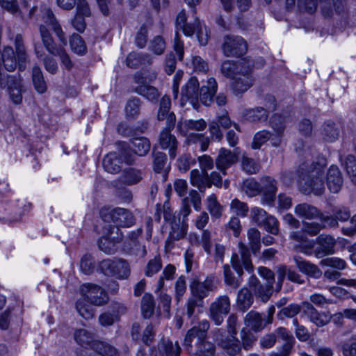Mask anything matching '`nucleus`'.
Segmentation results:
<instances>
[{
    "label": "nucleus",
    "instance_id": "nucleus-1",
    "mask_svg": "<svg viewBox=\"0 0 356 356\" xmlns=\"http://www.w3.org/2000/svg\"><path fill=\"white\" fill-rule=\"evenodd\" d=\"M296 151H302L305 161L300 164L296 174L300 191L305 195H322L325 191L324 171L327 165L325 157L317 156L314 159L315 149L305 148L302 140L295 144Z\"/></svg>",
    "mask_w": 356,
    "mask_h": 356
},
{
    "label": "nucleus",
    "instance_id": "nucleus-2",
    "mask_svg": "<svg viewBox=\"0 0 356 356\" xmlns=\"http://www.w3.org/2000/svg\"><path fill=\"white\" fill-rule=\"evenodd\" d=\"M218 83L214 78H209L207 84L199 88V81L197 78H191L184 88L181 90V96L192 103L200 100L203 104L210 106L216 93Z\"/></svg>",
    "mask_w": 356,
    "mask_h": 356
},
{
    "label": "nucleus",
    "instance_id": "nucleus-3",
    "mask_svg": "<svg viewBox=\"0 0 356 356\" xmlns=\"http://www.w3.org/2000/svg\"><path fill=\"white\" fill-rule=\"evenodd\" d=\"M82 298L76 302L77 312H88V305L102 306L106 304L109 300L105 290L101 286L87 283L81 286L80 289Z\"/></svg>",
    "mask_w": 356,
    "mask_h": 356
},
{
    "label": "nucleus",
    "instance_id": "nucleus-4",
    "mask_svg": "<svg viewBox=\"0 0 356 356\" xmlns=\"http://www.w3.org/2000/svg\"><path fill=\"white\" fill-rule=\"evenodd\" d=\"M39 32L44 48L47 51L54 56H58L61 63L67 70L73 67V63L70 56L62 45L56 44L49 31L42 24L39 26Z\"/></svg>",
    "mask_w": 356,
    "mask_h": 356
},
{
    "label": "nucleus",
    "instance_id": "nucleus-5",
    "mask_svg": "<svg viewBox=\"0 0 356 356\" xmlns=\"http://www.w3.org/2000/svg\"><path fill=\"white\" fill-rule=\"evenodd\" d=\"M252 67V62L248 61L243 70H240L231 79L230 87L235 95L245 92L253 85Z\"/></svg>",
    "mask_w": 356,
    "mask_h": 356
},
{
    "label": "nucleus",
    "instance_id": "nucleus-6",
    "mask_svg": "<svg viewBox=\"0 0 356 356\" xmlns=\"http://www.w3.org/2000/svg\"><path fill=\"white\" fill-rule=\"evenodd\" d=\"M102 220L108 223H113L115 227H127L135 222L132 213L127 209L115 208L110 211L101 212Z\"/></svg>",
    "mask_w": 356,
    "mask_h": 356
},
{
    "label": "nucleus",
    "instance_id": "nucleus-7",
    "mask_svg": "<svg viewBox=\"0 0 356 356\" xmlns=\"http://www.w3.org/2000/svg\"><path fill=\"white\" fill-rule=\"evenodd\" d=\"M0 87L8 88V92L13 102L19 104L22 101V85L20 79L10 76L0 72Z\"/></svg>",
    "mask_w": 356,
    "mask_h": 356
},
{
    "label": "nucleus",
    "instance_id": "nucleus-8",
    "mask_svg": "<svg viewBox=\"0 0 356 356\" xmlns=\"http://www.w3.org/2000/svg\"><path fill=\"white\" fill-rule=\"evenodd\" d=\"M122 159L129 165L134 162V156L124 149L121 152V157H119L116 152H110L106 154L103 159V167L108 173L117 174L121 170Z\"/></svg>",
    "mask_w": 356,
    "mask_h": 356
},
{
    "label": "nucleus",
    "instance_id": "nucleus-9",
    "mask_svg": "<svg viewBox=\"0 0 356 356\" xmlns=\"http://www.w3.org/2000/svg\"><path fill=\"white\" fill-rule=\"evenodd\" d=\"M222 49L225 56H241L248 49V45L241 36L226 35L224 38Z\"/></svg>",
    "mask_w": 356,
    "mask_h": 356
},
{
    "label": "nucleus",
    "instance_id": "nucleus-10",
    "mask_svg": "<svg viewBox=\"0 0 356 356\" xmlns=\"http://www.w3.org/2000/svg\"><path fill=\"white\" fill-rule=\"evenodd\" d=\"M266 108L264 107H256L254 108L246 109L243 112L244 120L250 122H265L268 117L269 111H273L275 109V99L273 96L268 95L266 97Z\"/></svg>",
    "mask_w": 356,
    "mask_h": 356
},
{
    "label": "nucleus",
    "instance_id": "nucleus-11",
    "mask_svg": "<svg viewBox=\"0 0 356 356\" xmlns=\"http://www.w3.org/2000/svg\"><path fill=\"white\" fill-rule=\"evenodd\" d=\"M231 263L232 267L236 270L239 277H236L234 275V273L232 272L228 265H224L223 274L225 282L227 286H230L234 289H236L238 287H239L241 284L242 280L241 277L243 273V270L241 264V260L239 259L238 255L237 254H233L231 259Z\"/></svg>",
    "mask_w": 356,
    "mask_h": 356
},
{
    "label": "nucleus",
    "instance_id": "nucleus-12",
    "mask_svg": "<svg viewBox=\"0 0 356 356\" xmlns=\"http://www.w3.org/2000/svg\"><path fill=\"white\" fill-rule=\"evenodd\" d=\"M277 181L269 176L264 177L260 180L261 203L264 205L273 207L275 200L277 187Z\"/></svg>",
    "mask_w": 356,
    "mask_h": 356
},
{
    "label": "nucleus",
    "instance_id": "nucleus-13",
    "mask_svg": "<svg viewBox=\"0 0 356 356\" xmlns=\"http://www.w3.org/2000/svg\"><path fill=\"white\" fill-rule=\"evenodd\" d=\"M216 288L215 277L211 275L207 277L203 282L195 279L190 284L191 295L203 299L208 296L209 292L215 291Z\"/></svg>",
    "mask_w": 356,
    "mask_h": 356
},
{
    "label": "nucleus",
    "instance_id": "nucleus-14",
    "mask_svg": "<svg viewBox=\"0 0 356 356\" xmlns=\"http://www.w3.org/2000/svg\"><path fill=\"white\" fill-rule=\"evenodd\" d=\"M316 243L318 245L314 250L316 257L320 259L334 253L336 241L332 236L321 234L316 238Z\"/></svg>",
    "mask_w": 356,
    "mask_h": 356
},
{
    "label": "nucleus",
    "instance_id": "nucleus-15",
    "mask_svg": "<svg viewBox=\"0 0 356 356\" xmlns=\"http://www.w3.org/2000/svg\"><path fill=\"white\" fill-rule=\"evenodd\" d=\"M192 204L195 210L200 211L202 209V200L199 193L194 189L190 191L188 196L181 200V207L179 215L183 217V222L191 213L190 204Z\"/></svg>",
    "mask_w": 356,
    "mask_h": 356
},
{
    "label": "nucleus",
    "instance_id": "nucleus-16",
    "mask_svg": "<svg viewBox=\"0 0 356 356\" xmlns=\"http://www.w3.org/2000/svg\"><path fill=\"white\" fill-rule=\"evenodd\" d=\"M93 350L81 349L77 353L78 356H119L117 350L109 344L102 341L95 342Z\"/></svg>",
    "mask_w": 356,
    "mask_h": 356
},
{
    "label": "nucleus",
    "instance_id": "nucleus-17",
    "mask_svg": "<svg viewBox=\"0 0 356 356\" xmlns=\"http://www.w3.org/2000/svg\"><path fill=\"white\" fill-rule=\"evenodd\" d=\"M159 144L161 149L168 151L170 159H174L176 157L179 143L171 134V131L168 129H162L159 136Z\"/></svg>",
    "mask_w": 356,
    "mask_h": 356
},
{
    "label": "nucleus",
    "instance_id": "nucleus-18",
    "mask_svg": "<svg viewBox=\"0 0 356 356\" xmlns=\"http://www.w3.org/2000/svg\"><path fill=\"white\" fill-rule=\"evenodd\" d=\"M290 237L297 242L293 248L296 251L308 256L314 254L316 241L309 239L305 234L298 232H293Z\"/></svg>",
    "mask_w": 356,
    "mask_h": 356
},
{
    "label": "nucleus",
    "instance_id": "nucleus-19",
    "mask_svg": "<svg viewBox=\"0 0 356 356\" xmlns=\"http://www.w3.org/2000/svg\"><path fill=\"white\" fill-rule=\"evenodd\" d=\"M248 284L254 295L260 298L263 302H267L273 294V286L266 283L261 284L254 275L250 277Z\"/></svg>",
    "mask_w": 356,
    "mask_h": 356
},
{
    "label": "nucleus",
    "instance_id": "nucleus-20",
    "mask_svg": "<svg viewBox=\"0 0 356 356\" xmlns=\"http://www.w3.org/2000/svg\"><path fill=\"white\" fill-rule=\"evenodd\" d=\"M327 186L329 190L334 193L340 191L343 186V177L339 168L337 165H331L327 172Z\"/></svg>",
    "mask_w": 356,
    "mask_h": 356
},
{
    "label": "nucleus",
    "instance_id": "nucleus-21",
    "mask_svg": "<svg viewBox=\"0 0 356 356\" xmlns=\"http://www.w3.org/2000/svg\"><path fill=\"white\" fill-rule=\"evenodd\" d=\"M134 81L138 84L135 89L138 94L151 102L157 100L160 93L156 88L145 84L143 77H141L139 74L134 76Z\"/></svg>",
    "mask_w": 356,
    "mask_h": 356
},
{
    "label": "nucleus",
    "instance_id": "nucleus-22",
    "mask_svg": "<svg viewBox=\"0 0 356 356\" xmlns=\"http://www.w3.org/2000/svg\"><path fill=\"white\" fill-rule=\"evenodd\" d=\"M236 161L237 156L235 154L229 149L221 148L216 159V166L223 175H226L227 168L235 163Z\"/></svg>",
    "mask_w": 356,
    "mask_h": 356
},
{
    "label": "nucleus",
    "instance_id": "nucleus-23",
    "mask_svg": "<svg viewBox=\"0 0 356 356\" xmlns=\"http://www.w3.org/2000/svg\"><path fill=\"white\" fill-rule=\"evenodd\" d=\"M296 215L304 220L319 219L322 216V212L314 205L308 203H300L294 208Z\"/></svg>",
    "mask_w": 356,
    "mask_h": 356
},
{
    "label": "nucleus",
    "instance_id": "nucleus-24",
    "mask_svg": "<svg viewBox=\"0 0 356 356\" xmlns=\"http://www.w3.org/2000/svg\"><path fill=\"white\" fill-rule=\"evenodd\" d=\"M293 261L296 267L301 273L314 278L321 277L322 272L316 265L305 260L300 256H294Z\"/></svg>",
    "mask_w": 356,
    "mask_h": 356
},
{
    "label": "nucleus",
    "instance_id": "nucleus-25",
    "mask_svg": "<svg viewBox=\"0 0 356 356\" xmlns=\"http://www.w3.org/2000/svg\"><path fill=\"white\" fill-rule=\"evenodd\" d=\"M190 182L193 186L197 188L200 193H204L206 188H211L209 173L200 172L197 169L191 171Z\"/></svg>",
    "mask_w": 356,
    "mask_h": 356
},
{
    "label": "nucleus",
    "instance_id": "nucleus-26",
    "mask_svg": "<svg viewBox=\"0 0 356 356\" xmlns=\"http://www.w3.org/2000/svg\"><path fill=\"white\" fill-rule=\"evenodd\" d=\"M207 122L203 119L186 120L184 122H179L177 129L181 135L186 136L190 131H200L205 129Z\"/></svg>",
    "mask_w": 356,
    "mask_h": 356
},
{
    "label": "nucleus",
    "instance_id": "nucleus-27",
    "mask_svg": "<svg viewBox=\"0 0 356 356\" xmlns=\"http://www.w3.org/2000/svg\"><path fill=\"white\" fill-rule=\"evenodd\" d=\"M43 19L44 22L49 26H50L52 30L55 32L56 35L58 36L60 42L65 45L66 44V39L65 37V33L62 30L60 25L58 24L57 20L56 19L53 12L49 9H44L43 10Z\"/></svg>",
    "mask_w": 356,
    "mask_h": 356
},
{
    "label": "nucleus",
    "instance_id": "nucleus-28",
    "mask_svg": "<svg viewBox=\"0 0 356 356\" xmlns=\"http://www.w3.org/2000/svg\"><path fill=\"white\" fill-rule=\"evenodd\" d=\"M158 350L161 355L164 356H179L181 348L178 342L173 343L168 339L162 338L158 343Z\"/></svg>",
    "mask_w": 356,
    "mask_h": 356
},
{
    "label": "nucleus",
    "instance_id": "nucleus-29",
    "mask_svg": "<svg viewBox=\"0 0 356 356\" xmlns=\"http://www.w3.org/2000/svg\"><path fill=\"white\" fill-rule=\"evenodd\" d=\"M15 46L18 60V67L20 71H23L26 67V64L29 62L28 54L26 51L23 43L22 35L17 34L15 38Z\"/></svg>",
    "mask_w": 356,
    "mask_h": 356
},
{
    "label": "nucleus",
    "instance_id": "nucleus-30",
    "mask_svg": "<svg viewBox=\"0 0 356 356\" xmlns=\"http://www.w3.org/2000/svg\"><path fill=\"white\" fill-rule=\"evenodd\" d=\"M75 341L83 347V349L93 350V345L99 341L95 340L94 334L85 329H79L74 332Z\"/></svg>",
    "mask_w": 356,
    "mask_h": 356
},
{
    "label": "nucleus",
    "instance_id": "nucleus-31",
    "mask_svg": "<svg viewBox=\"0 0 356 356\" xmlns=\"http://www.w3.org/2000/svg\"><path fill=\"white\" fill-rule=\"evenodd\" d=\"M143 179L141 170L133 168L125 169L119 177V180L125 185H134L140 182Z\"/></svg>",
    "mask_w": 356,
    "mask_h": 356
},
{
    "label": "nucleus",
    "instance_id": "nucleus-32",
    "mask_svg": "<svg viewBox=\"0 0 356 356\" xmlns=\"http://www.w3.org/2000/svg\"><path fill=\"white\" fill-rule=\"evenodd\" d=\"M131 143L133 152L140 156H145L150 150L151 143L146 137L134 138Z\"/></svg>",
    "mask_w": 356,
    "mask_h": 356
},
{
    "label": "nucleus",
    "instance_id": "nucleus-33",
    "mask_svg": "<svg viewBox=\"0 0 356 356\" xmlns=\"http://www.w3.org/2000/svg\"><path fill=\"white\" fill-rule=\"evenodd\" d=\"M249 60H243L238 63H235L230 60H225L221 65L222 74L229 78L232 79L240 70H243Z\"/></svg>",
    "mask_w": 356,
    "mask_h": 356
},
{
    "label": "nucleus",
    "instance_id": "nucleus-34",
    "mask_svg": "<svg viewBox=\"0 0 356 356\" xmlns=\"http://www.w3.org/2000/svg\"><path fill=\"white\" fill-rule=\"evenodd\" d=\"M270 322L269 319L266 322L260 313H248L245 317V325L254 331L261 330L266 323Z\"/></svg>",
    "mask_w": 356,
    "mask_h": 356
},
{
    "label": "nucleus",
    "instance_id": "nucleus-35",
    "mask_svg": "<svg viewBox=\"0 0 356 356\" xmlns=\"http://www.w3.org/2000/svg\"><path fill=\"white\" fill-rule=\"evenodd\" d=\"M270 1V0H266ZM296 0H286L287 8L294 7ZM297 4L300 10H304L309 13H313L316 10L318 0H297Z\"/></svg>",
    "mask_w": 356,
    "mask_h": 356
},
{
    "label": "nucleus",
    "instance_id": "nucleus-36",
    "mask_svg": "<svg viewBox=\"0 0 356 356\" xmlns=\"http://www.w3.org/2000/svg\"><path fill=\"white\" fill-rule=\"evenodd\" d=\"M270 124L277 134L275 138L270 137V143L273 146L278 147L281 143V134L284 131L285 127L281 117L277 115L272 117Z\"/></svg>",
    "mask_w": 356,
    "mask_h": 356
},
{
    "label": "nucleus",
    "instance_id": "nucleus-37",
    "mask_svg": "<svg viewBox=\"0 0 356 356\" xmlns=\"http://www.w3.org/2000/svg\"><path fill=\"white\" fill-rule=\"evenodd\" d=\"M113 277L119 280L127 279L131 274V268L129 263L123 259L115 258V265Z\"/></svg>",
    "mask_w": 356,
    "mask_h": 356
},
{
    "label": "nucleus",
    "instance_id": "nucleus-38",
    "mask_svg": "<svg viewBox=\"0 0 356 356\" xmlns=\"http://www.w3.org/2000/svg\"><path fill=\"white\" fill-rule=\"evenodd\" d=\"M32 80L35 89L39 93H44L47 90V84L40 67L35 65L32 70Z\"/></svg>",
    "mask_w": 356,
    "mask_h": 356
},
{
    "label": "nucleus",
    "instance_id": "nucleus-39",
    "mask_svg": "<svg viewBox=\"0 0 356 356\" xmlns=\"http://www.w3.org/2000/svg\"><path fill=\"white\" fill-rule=\"evenodd\" d=\"M253 302V297L247 288L241 289L237 296V305L241 310H247Z\"/></svg>",
    "mask_w": 356,
    "mask_h": 356
},
{
    "label": "nucleus",
    "instance_id": "nucleus-40",
    "mask_svg": "<svg viewBox=\"0 0 356 356\" xmlns=\"http://www.w3.org/2000/svg\"><path fill=\"white\" fill-rule=\"evenodd\" d=\"M70 44L72 51L78 55H84L87 52L85 41L81 35L73 33L70 38Z\"/></svg>",
    "mask_w": 356,
    "mask_h": 356
},
{
    "label": "nucleus",
    "instance_id": "nucleus-41",
    "mask_svg": "<svg viewBox=\"0 0 356 356\" xmlns=\"http://www.w3.org/2000/svg\"><path fill=\"white\" fill-rule=\"evenodd\" d=\"M215 346L205 339L199 340L196 351L191 356H214Z\"/></svg>",
    "mask_w": 356,
    "mask_h": 356
},
{
    "label": "nucleus",
    "instance_id": "nucleus-42",
    "mask_svg": "<svg viewBox=\"0 0 356 356\" xmlns=\"http://www.w3.org/2000/svg\"><path fill=\"white\" fill-rule=\"evenodd\" d=\"M247 235L252 252L256 254L261 249L260 232L256 228H250L248 229Z\"/></svg>",
    "mask_w": 356,
    "mask_h": 356
},
{
    "label": "nucleus",
    "instance_id": "nucleus-43",
    "mask_svg": "<svg viewBox=\"0 0 356 356\" xmlns=\"http://www.w3.org/2000/svg\"><path fill=\"white\" fill-rule=\"evenodd\" d=\"M207 209L213 218H219L222 216V207L217 200L216 195L211 194L206 201Z\"/></svg>",
    "mask_w": 356,
    "mask_h": 356
},
{
    "label": "nucleus",
    "instance_id": "nucleus-44",
    "mask_svg": "<svg viewBox=\"0 0 356 356\" xmlns=\"http://www.w3.org/2000/svg\"><path fill=\"white\" fill-rule=\"evenodd\" d=\"M153 169L156 172H166L168 168L166 166V154L161 152H153Z\"/></svg>",
    "mask_w": 356,
    "mask_h": 356
},
{
    "label": "nucleus",
    "instance_id": "nucleus-45",
    "mask_svg": "<svg viewBox=\"0 0 356 356\" xmlns=\"http://www.w3.org/2000/svg\"><path fill=\"white\" fill-rule=\"evenodd\" d=\"M186 227L185 225H179L175 224L172 226V230L170 232L169 237L166 240V245L170 246L174 241H178L186 235Z\"/></svg>",
    "mask_w": 356,
    "mask_h": 356
},
{
    "label": "nucleus",
    "instance_id": "nucleus-46",
    "mask_svg": "<svg viewBox=\"0 0 356 356\" xmlns=\"http://www.w3.org/2000/svg\"><path fill=\"white\" fill-rule=\"evenodd\" d=\"M230 300L226 295L220 296L211 304L210 312H229Z\"/></svg>",
    "mask_w": 356,
    "mask_h": 356
},
{
    "label": "nucleus",
    "instance_id": "nucleus-47",
    "mask_svg": "<svg viewBox=\"0 0 356 356\" xmlns=\"http://www.w3.org/2000/svg\"><path fill=\"white\" fill-rule=\"evenodd\" d=\"M165 48V41L163 38L160 35H156L151 40L148 47L150 51L158 56L163 54Z\"/></svg>",
    "mask_w": 356,
    "mask_h": 356
},
{
    "label": "nucleus",
    "instance_id": "nucleus-48",
    "mask_svg": "<svg viewBox=\"0 0 356 356\" xmlns=\"http://www.w3.org/2000/svg\"><path fill=\"white\" fill-rule=\"evenodd\" d=\"M243 191L249 197H254L261 193L260 183L254 179H247L243 181Z\"/></svg>",
    "mask_w": 356,
    "mask_h": 356
},
{
    "label": "nucleus",
    "instance_id": "nucleus-49",
    "mask_svg": "<svg viewBox=\"0 0 356 356\" xmlns=\"http://www.w3.org/2000/svg\"><path fill=\"white\" fill-rule=\"evenodd\" d=\"M141 102L140 99L134 97L130 99L126 105L125 112L127 118H136L140 113Z\"/></svg>",
    "mask_w": 356,
    "mask_h": 356
},
{
    "label": "nucleus",
    "instance_id": "nucleus-50",
    "mask_svg": "<svg viewBox=\"0 0 356 356\" xmlns=\"http://www.w3.org/2000/svg\"><path fill=\"white\" fill-rule=\"evenodd\" d=\"M99 249L108 254H114L117 251V244L108 235L103 236L98 242Z\"/></svg>",
    "mask_w": 356,
    "mask_h": 356
},
{
    "label": "nucleus",
    "instance_id": "nucleus-51",
    "mask_svg": "<svg viewBox=\"0 0 356 356\" xmlns=\"http://www.w3.org/2000/svg\"><path fill=\"white\" fill-rule=\"evenodd\" d=\"M238 247L243 265L247 270H252L253 266L250 259V252L248 248L243 243H239Z\"/></svg>",
    "mask_w": 356,
    "mask_h": 356
},
{
    "label": "nucleus",
    "instance_id": "nucleus-52",
    "mask_svg": "<svg viewBox=\"0 0 356 356\" xmlns=\"http://www.w3.org/2000/svg\"><path fill=\"white\" fill-rule=\"evenodd\" d=\"M162 268V261L159 256L155 257L149 260L145 270V275L147 277H152L157 273Z\"/></svg>",
    "mask_w": 356,
    "mask_h": 356
},
{
    "label": "nucleus",
    "instance_id": "nucleus-53",
    "mask_svg": "<svg viewBox=\"0 0 356 356\" xmlns=\"http://www.w3.org/2000/svg\"><path fill=\"white\" fill-rule=\"evenodd\" d=\"M324 227L325 225L321 222H304L302 230V232L313 236L317 235Z\"/></svg>",
    "mask_w": 356,
    "mask_h": 356
},
{
    "label": "nucleus",
    "instance_id": "nucleus-54",
    "mask_svg": "<svg viewBox=\"0 0 356 356\" xmlns=\"http://www.w3.org/2000/svg\"><path fill=\"white\" fill-rule=\"evenodd\" d=\"M322 266H327L336 268L337 270H343L346 267L345 260L339 257H328L323 259L320 261Z\"/></svg>",
    "mask_w": 356,
    "mask_h": 356
},
{
    "label": "nucleus",
    "instance_id": "nucleus-55",
    "mask_svg": "<svg viewBox=\"0 0 356 356\" xmlns=\"http://www.w3.org/2000/svg\"><path fill=\"white\" fill-rule=\"evenodd\" d=\"M269 216L270 215L264 209L259 207H254L251 210L252 220L258 226H263Z\"/></svg>",
    "mask_w": 356,
    "mask_h": 356
},
{
    "label": "nucleus",
    "instance_id": "nucleus-56",
    "mask_svg": "<svg viewBox=\"0 0 356 356\" xmlns=\"http://www.w3.org/2000/svg\"><path fill=\"white\" fill-rule=\"evenodd\" d=\"M170 106L171 100L170 97L163 96L160 101L159 109L157 113L158 120L163 121L165 120V116L171 113L170 112Z\"/></svg>",
    "mask_w": 356,
    "mask_h": 356
},
{
    "label": "nucleus",
    "instance_id": "nucleus-57",
    "mask_svg": "<svg viewBox=\"0 0 356 356\" xmlns=\"http://www.w3.org/2000/svg\"><path fill=\"white\" fill-rule=\"evenodd\" d=\"M307 317L317 326H323L330 322L332 316L330 313H306Z\"/></svg>",
    "mask_w": 356,
    "mask_h": 356
},
{
    "label": "nucleus",
    "instance_id": "nucleus-58",
    "mask_svg": "<svg viewBox=\"0 0 356 356\" xmlns=\"http://www.w3.org/2000/svg\"><path fill=\"white\" fill-rule=\"evenodd\" d=\"M345 167L351 181L356 185V158L355 156H347Z\"/></svg>",
    "mask_w": 356,
    "mask_h": 356
},
{
    "label": "nucleus",
    "instance_id": "nucleus-59",
    "mask_svg": "<svg viewBox=\"0 0 356 356\" xmlns=\"http://www.w3.org/2000/svg\"><path fill=\"white\" fill-rule=\"evenodd\" d=\"M242 168L245 172L251 175L258 172L260 166L254 159L243 156Z\"/></svg>",
    "mask_w": 356,
    "mask_h": 356
},
{
    "label": "nucleus",
    "instance_id": "nucleus-60",
    "mask_svg": "<svg viewBox=\"0 0 356 356\" xmlns=\"http://www.w3.org/2000/svg\"><path fill=\"white\" fill-rule=\"evenodd\" d=\"M271 136V134L265 130L257 132L254 135L252 147L255 149H259L263 144L270 139Z\"/></svg>",
    "mask_w": 356,
    "mask_h": 356
},
{
    "label": "nucleus",
    "instance_id": "nucleus-61",
    "mask_svg": "<svg viewBox=\"0 0 356 356\" xmlns=\"http://www.w3.org/2000/svg\"><path fill=\"white\" fill-rule=\"evenodd\" d=\"M156 307V302L154 296L146 293L141 300V312H154Z\"/></svg>",
    "mask_w": 356,
    "mask_h": 356
},
{
    "label": "nucleus",
    "instance_id": "nucleus-62",
    "mask_svg": "<svg viewBox=\"0 0 356 356\" xmlns=\"http://www.w3.org/2000/svg\"><path fill=\"white\" fill-rule=\"evenodd\" d=\"M115 265V258L104 259L99 263V269L105 275L113 277Z\"/></svg>",
    "mask_w": 356,
    "mask_h": 356
},
{
    "label": "nucleus",
    "instance_id": "nucleus-63",
    "mask_svg": "<svg viewBox=\"0 0 356 356\" xmlns=\"http://www.w3.org/2000/svg\"><path fill=\"white\" fill-rule=\"evenodd\" d=\"M192 65L196 72L206 73L209 70V65L202 57L195 56L192 58Z\"/></svg>",
    "mask_w": 356,
    "mask_h": 356
},
{
    "label": "nucleus",
    "instance_id": "nucleus-64",
    "mask_svg": "<svg viewBox=\"0 0 356 356\" xmlns=\"http://www.w3.org/2000/svg\"><path fill=\"white\" fill-rule=\"evenodd\" d=\"M231 209L234 211V212L241 216H246L248 212V205L243 202H241L238 199H234L232 201L230 204Z\"/></svg>",
    "mask_w": 356,
    "mask_h": 356
}]
</instances>
